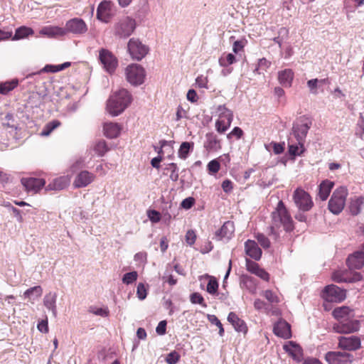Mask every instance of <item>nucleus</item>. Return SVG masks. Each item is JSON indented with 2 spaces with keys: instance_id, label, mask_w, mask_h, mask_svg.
<instances>
[{
  "instance_id": "obj_1",
  "label": "nucleus",
  "mask_w": 364,
  "mask_h": 364,
  "mask_svg": "<svg viewBox=\"0 0 364 364\" xmlns=\"http://www.w3.org/2000/svg\"><path fill=\"white\" fill-rule=\"evenodd\" d=\"M283 228L286 232H291L294 229V224L291 214L282 200H279L271 213V223L269 225V235L279 236V229Z\"/></svg>"
},
{
  "instance_id": "obj_2",
  "label": "nucleus",
  "mask_w": 364,
  "mask_h": 364,
  "mask_svg": "<svg viewBox=\"0 0 364 364\" xmlns=\"http://www.w3.org/2000/svg\"><path fill=\"white\" fill-rule=\"evenodd\" d=\"M132 96L125 89H120L107 101V109L112 116L120 114L131 103Z\"/></svg>"
},
{
  "instance_id": "obj_3",
  "label": "nucleus",
  "mask_w": 364,
  "mask_h": 364,
  "mask_svg": "<svg viewBox=\"0 0 364 364\" xmlns=\"http://www.w3.org/2000/svg\"><path fill=\"white\" fill-rule=\"evenodd\" d=\"M348 195V189L346 187L341 186L336 188L328 201L329 210L336 215L340 213L345 207Z\"/></svg>"
},
{
  "instance_id": "obj_4",
  "label": "nucleus",
  "mask_w": 364,
  "mask_h": 364,
  "mask_svg": "<svg viewBox=\"0 0 364 364\" xmlns=\"http://www.w3.org/2000/svg\"><path fill=\"white\" fill-rule=\"evenodd\" d=\"M292 200L299 210L302 212L309 211L314 205L311 195L301 187L294 190Z\"/></svg>"
},
{
  "instance_id": "obj_5",
  "label": "nucleus",
  "mask_w": 364,
  "mask_h": 364,
  "mask_svg": "<svg viewBox=\"0 0 364 364\" xmlns=\"http://www.w3.org/2000/svg\"><path fill=\"white\" fill-rule=\"evenodd\" d=\"M218 112L219 118L215 122V129L218 133L223 134L230 128L233 119V114L225 105L218 106Z\"/></svg>"
},
{
  "instance_id": "obj_6",
  "label": "nucleus",
  "mask_w": 364,
  "mask_h": 364,
  "mask_svg": "<svg viewBox=\"0 0 364 364\" xmlns=\"http://www.w3.org/2000/svg\"><path fill=\"white\" fill-rule=\"evenodd\" d=\"M127 80L133 85H139L144 82L146 73L138 64H131L125 70Z\"/></svg>"
},
{
  "instance_id": "obj_7",
  "label": "nucleus",
  "mask_w": 364,
  "mask_h": 364,
  "mask_svg": "<svg viewBox=\"0 0 364 364\" xmlns=\"http://www.w3.org/2000/svg\"><path fill=\"white\" fill-rule=\"evenodd\" d=\"M135 28V20L125 16L115 24L114 35L119 38H127L134 32Z\"/></svg>"
},
{
  "instance_id": "obj_8",
  "label": "nucleus",
  "mask_w": 364,
  "mask_h": 364,
  "mask_svg": "<svg viewBox=\"0 0 364 364\" xmlns=\"http://www.w3.org/2000/svg\"><path fill=\"white\" fill-rule=\"evenodd\" d=\"M321 297L329 302H341L346 297V291L336 285L330 284L323 289Z\"/></svg>"
},
{
  "instance_id": "obj_9",
  "label": "nucleus",
  "mask_w": 364,
  "mask_h": 364,
  "mask_svg": "<svg viewBox=\"0 0 364 364\" xmlns=\"http://www.w3.org/2000/svg\"><path fill=\"white\" fill-rule=\"evenodd\" d=\"M312 124L311 119L306 117L302 116L299 119V121L294 124L292 131L296 141H304Z\"/></svg>"
},
{
  "instance_id": "obj_10",
  "label": "nucleus",
  "mask_w": 364,
  "mask_h": 364,
  "mask_svg": "<svg viewBox=\"0 0 364 364\" xmlns=\"http://www.w3.org/2000/svg\"><path fill=\"white\" fill-rule=\"evenodd\" d=\"M99 60L103 65V67L106 71L110 74L115 71L118 65V60L117 58L111 51L105 48H102L100 50Z\"/></svg>"
},
{
  "instance_id": "obj_11",
  "label": "nucleus",
  "mask_w": 364,
  "mask_h": 364,
  "mask_svg": "<svg viewBox=\"0 0 364 364\" xmlns=\"http://www.w3.org/2000/svg\"><path fill=\"white\" fill-rule=\"evenodd\" d=\"M360 328V321L351 318L342 320L333 326V330L338 333H352Z\"/></svg>"
},
{
  "instance_id": "obj_12",
  "label": "nucleus",
  "mask_w": 364,
  "mask_h": 364,
  "mask_svg": "<svg viewBox=\"0 0 364 364\" xmlns=\"http://www.w3.org/2000/svg\"><path fill=\"white\" fill-rule=\"evenodd\" d=\"M128 51L132 58L141 60L148 53V48L143 45L138 39L131 38L128 43Z\"/></svg>"
},
{
  "instance_id": "obj_13",
  "label": "nucleus",
  "mask_w": 364,
  "mask_h": 364,
  "mask_svg": "<svg viewBox=\"0 0 364 364\" xmlns=\"http://www.w3.org/2000/svg\"><path fill=\"white\" fill-rule=\"evenodd\" d=\"M338 340V346L342 350L355 351L361 348V341L358 336H340Z\"/></svg>"
},
{
  "instance_id": "obj_14",
  "label": "nucleus",
  "mask_w": 364,
  "mask_h": 364,
  "mask_svg": "<svg viewBox=\"0 0 364 364\" xmlns=\"http://www.w3.org/2000/svg\"><path fill=\"white\" fill-rule=\"evenodd\" d=\"M325 359L328 364H350L353 356L348 353L329 351L326 353Z\"/></svg>"
},
{
  "instance_id": "obj_15",
  "label": "nucleus",
  "mask_w": 364,
  "mask_h": 364,
  "mask_svg": "<svg viewBox=\"0 0 364 364\" xmlns=\"http://www.w3.org/2000/svg\"><path fill=\"white\" fill-rule=\"evenodd\" d=\"M64 29L66 31V34L71 33L75 35H82L87 31V26L83 19L73 18L66 22Z\"/></svg>"
},
{
  "instance_id": "obj_16",
  "label": "nucleus",
  "mask_w": 364,
  "mask_h": 364,
  "mask_svg": "<svg viewBox=\"0 0 364 364\" xmlns=\"http://www.w3.org/2000/svg\"><path fill=\"white\" fill-rule=\"evenodd\" d=\"M346 264L350 269H360L364 266V242L360 250L348 257Z\"/></svg>"
},
{
  "instance_id": "obj_17",
  "label": "nucleus",
  "mask_w": 364,
  "mask_h": 364,
  "mask_svg": "<svg viewBox=\"0 0 364 364\" xmlns=\"http://www.w3.org/2000/svg\"><path fill=\"white\" fill-rule=\"evenodd\" d=\"M21 182L27 192H31L33 194L38 193L46 184L44 179L32 177L23 178Z\"/></svg>"
},
{
  "instance_id": "obj_18",
  "label": "nucleus",
  "mask_w": 364,
  "mask_h": 364,
  "mask_svg": "<svg viewBox=\"0 0 364 364\" xmlns=\"http://www.w3.org/2000/svg\"><path fill=\"white\" fill-rule=\"evenodd\" d=\"M235 225L232 221L228 220L223 223L222 227L215 232V238L217 240H229L233 236Z\"/></svg>"
},
{
  "instance_id": "obj_19",
  "label": "nucleus",
  "mask_w": 364,
  "mask_h": 364,
  "mask_svg": "<svg viewBox=\"0 0 364 364\" xmlns=\"http://www.w3.org/2000/svg\"><path fill=\"white\" fill-rule=\"evenodd\" d=\"M245 266L247 270L250 273L255 274L264 281H269V274L264 269L260 267V266L255 262L247 258L245 259Z\"/></svg>"
},
{
  "instance_id": "obj_20",
  "label": "nucleus",
  "mask_w": 364,
  "mask_h": 364,
  "mask_svg": "<svg viewBox=\"0 0 364 364\" xmlns=\"http://www.w3.org/2000/svg\"><path fill=\"white\" fill-rule=\"evenodd\" d=\"M112 6L110 1L101 2L97 9V18L102 22L108 23L113 16Z\"/></svg>"
},
{
  "instance_id": "obj_21",
  "label": "nucleus",
  "mask_w": 364,
  "mask_h": 364,
  "mask_svg": "<svg viewBox=\"0 0 364 364\" xmlns=\"http://www.w3.org/2000/svg\"><path fill=\"white\" fill-rule=\"evenodd\" d=\"M245 252L250 258L258 261L261 259L262 251L255 240H247L245 242Z\"/></svg>"
},
{
  "instance_id": "obj_22",
  "label": "nucleus",
  "mask_w": 364,
  "mask_h": 364,
  "mask_svg": "<svg viewBox=\"0 0 364 364\" xmlns=\"http://www.w3.org/2000/svg\"><path fill=\"white\" fill-rule=\"evenodd\" d=\"M95 179V175L87 171H82L79 173L74 182L75 188H82L88 186Z\"/></svg>"
},
{
  "instance_id": "obj_23",
  "label": "nucleus",
  "mask_w": 364,
  "mask_h": 364,
  "mask_svg": "<svg viewBox=\"0 0 364 364\" xmlns=\"http://www.w3.org/2000/svg\"><path fill=\"white\" fill-rule=\"evenodd\" d=\"M228 321L232 325L236 331L242 333L243 334L247 333L248 328L245 322L235 312H230L228 314Z\"/></svg>"
},
{
  "instance_id": "obj_24",
  "label": "nucleus",
  "mask_w": 364,
  "mask_h": 364,
  "mask_svg": "<svg viewBox=\"0 0 364 364\" xmlns=\"http://www.w3.org/2000/svg\"><path fill=\"white\" fill-rule=\"evenodd\" d=\"M283 348L294 360L299 362L302 359L303 350L301 348L293 341H289L284 345Z\"/></svg>"
},
{
  "instance_id": "obj_25",
  "label": "nucleus",
  "mask_w": 364,
  "mask_h": 364,
  "mask_svg": "<svg viewBox=\"0 0 364 364\" xmlns=\"http://www.w3.org/2000/svg\"><path fill=\"white\" fill-rule=\"evenodd\" d=\"M122 129L120 124L114 122H105L103 125L104 134L109 139L117 138L120 134Z\"/></svg>"
},
{
  "instance_id": "obj_26",
  "label": "nucleus",
  "mask_w": 364,
  "mask_h": 364,
  "mask_svg": "<svg viewBox=\"0 0 364 364\" xmlns=\"http://www.w3.org/2000/svg\"><path fill=\"white\" fill-rule=\"evenodd\" d=\"M274 333L283 338H289L291 336L290 325L285 321H279L274 325Z\"/></svg>"
},
{
  "instance_id": "obj_27",
  "label": "nucleus",
  "mask_w": 364,
  "mask_h": 364,
  "mask_svg": "<svg viewBox=\"0 0 364 364\" xmlns=\"http://www.w3.org/2000/svg\"><path fill=\"white\" fill-rule=\"evenodd\" d=\"M70 182L68 176H60L55 178L46 188V191H60L66 188Z\"/></svg>"
},
{
  "instance_id": "obj_28",
  "label": "nucleus",
  "mask_w": 364,
  "mask_h": 364,
  "mask_svg": "<svg viewBox=\"0 0 364 364\" xmlns=\"http://www.w3.org/2000/svg\"><path fill=\"white\" fill-rule=\"evenodd\" d=\"M294 77V73L291 69H284L278 73V80L285 87L291 86Z\"/></svg>"
},
{
  "instance_id": "obj_29",
  "label": "nucleus",
  "mask_w": 364,
  "mask_h": 364,
  "mask_svg": "<svg viewBox=\"0 0 364 364\" xmlns=\"http://www.w3.org/2000/svg\"><path fill=\"white\" fill-rule=\"evenodd\" d=\"M333 186L334 183L329 180H324L320 183L318 196L321 200L324 201L328 198Z\"/></svg>"
},
{
  "instance_id": "obj_30",
  "label": "nucleus",
  "mask_w": 364,
  "mask_h": 364,
  "mask_svg": "<svg viewBox=\"0 0 364 364\" xmlns=\"http://www.w3.org/2000/svg\"><path fill=\"white\" fill-rule=\"evenodd\" d=\"M351 313L352 310L348 306H343L336 308L333 311V316L339 322L353 317Z\"/></svg>"
},
{
  "instance_id": "obj_31",
  "label": "nucleus",
  "mask_w": 364,
  "mask_h": 364,
  "mask_svg": "<svg viewBox=\"0 0 364 364\" xmlns=\"http://www.w3.org/2000/svg\"><path fill=\"white\" fill-rule=\"evenodd\" d=\"M41 33L46 35L49 38L63 36L66 35V31L64 28L58 26H46L42 28Z\"/></svg>"
},
{
  "instance_id": "obj_32",
  "label": "nucleus",
  "mask_w": 364,
  "mask_h": 364,
  "mask_svg": "<svg viewBox=\"0 0 364 364\" xmlns=\"http://www.w3.org/2000/svg\"><path fill=\"white\" fill-rule=\"evenodd\" d=\"M297 144H294L293 141L289 139L288 141L289 154L291 156H301L304 151V141H296Z\"/></svg>"
},
{
  "instance_id": "obj_33",
  "label": "nucleus",
  "mask_w": 364,
  "mask_h": 364,
  "mask_svg": "<svg viewBox=\"0 0 364 364\" xmlns=\"http://www.w3.org/2000/svg\"><path fill=\"white\" fill-rule=\"evenodd\" d=\"M19 85L18 79H12L4 82H0V94L7 95Z\"/></svg>"
},
{
  "instance_id": "obj_34",
  "label": "nucleus",
  "mask_w": 364,
  "mask_h": 364,
  "mask_svg": "<svg viewBox=\"0 0 364 364\" xmlns=\"http://www.w3.org/2000/svg\"><path fill=\"white\" fill-rule=\"evenodd\" d=\"M207 138V149L210 150L217 151L221 149L220 141L218 139L217 136L213 133L206 134Z\"/></svg>"
},
{
  "instance_id": "obj_35",
  "label": "nucleus",
  "mask_w": 364,
  "mask_h": 364,
  "mask_svg": "<svg viewBox=\"0 0 364 364\" xmlns=\"http://www.w3.org/2000/svg\"><path fill=\"white\" fill-rule=\"evenodd\" d=\"M364 203V198L363 197L355 198L351 200L349 205L350 212L352 215H356L360 213L361 206Z\"/></svg>"
},
{
  "instance_id": "obj_36",
  "label": "nucleus",
  "mask_w": 364,
  "mask_h": 364,
  "mask_svg": "<svg viewBox=\"0 0 364 364\" xmlns=\"http://www.w3.org/2000/svg\"><path fill=\"white\" fill-rule=\"evenodd\" d=\"M55 301H56V294L55 293H48L46 294L43 299L44 305L46 308L48 309L53 311L54 314H55L56 311V306H55Z\"/></svg>"
},
{
  "instance_id": "obj_37",
  "label": "nucleus",
  "mask_w": 364,
  "mask_h": 364,
  "mask_svg": "<svg viewBox=\"0 0 364 364\" xmlns=\"http://www.w3.org/2000/svg\"><path fill=\"white\" fill-rule=\"evenodd\" d=\"M43 294V289L41 286H35L30 289H28L24 292V296L28 298L29 301L33 300L35 298L33 296L35 295L36 298H40Z\"/></svg>"
},
{
  "instance_id": "obj_38",
  "label": "nucleus",
  "mask_w": 364,
  "mask_h": 364,
  "mask_svg": "<svg viewBox=\"0 0 364 364\" xmlns=\"http://www.w3.org/2000/svg\"><path fill=\"white\" fill-rule=\"evenodd\" d=\"M61 123L58 120H53L48 123H47L43 127L41 136H48L50 134V133L55 129L56 128L60 126Z\"/></svg>"
},
{
  "instance_id": "obj_39",
  "label": "nucleus",
  "mask_w": 364,
  "mask_h": 364,
  "mask_svg": "<svg viewBox=\"0 0 364 364\" xmlns=\"http://www.w3.org/2000/svg\"><path fill=\"white\" fill-rule=\"evenodd\" d=\"M33 33V31L31 28L21 26L16 29L13 40H18L21 38H23L28 36L29 35H32Z\"/></svg>"
},
{
  "instance_id": "obj_40",
  "label": "nucleus",
  "mask_w": 364,
  "mask_h": 364,
  "mask_svg": "<svg viewBox=\"0 0 364 364\" xmlns=\"http://www.w3.org/2000/svg\"><path fill=\"white\" fill-rule=\"evenodd\" d=\"M70 66V62L64 63L61 65H46L42 70L43 72L46 73H56L60 70H63Z\"/></svg>"
},
{
  "instance_id": "obj_41",
  "label": "nucleus",
  "mask_w": 364,
  "mask_h": 364,
  "mask_svg": "<svg viewBox=\"0 0 364 364\" xmlns=\"http://www.w3.org/2000/svg\"><path fill=\"white\" fill-rule=\"evenodd\" d=\"M95 151L100 156H104L109 150V147L105 140L98 141L94 147Z\"/></svg>"
},
{
  "instance_id": "obj_42",
  "label": "nucleus",
  "mask_w": 364,
  "mask_h": 364,
  "mask_svg": "<svg viewBox=\"0 0 364 364\" xmlns=\"http://www.w3.org/2000/svg\"><path fill=\"white\" fill-rule=\"evenodd\" d=\"M235 62V56L232 53L223 54L219 59V63L222 67H228Z\"/></svg>"
},
{
  "instance_id": "obj_43",
  "label": "nucleus",
  "mask_w": 364,
  "mask_h": 364,
  "mask_svg": "<svg viewBox=\"0 0 364 364\" xmlns=\"http://www.w3.org/2000/svg\"><path fill=\"white\" fill-rule=\"evenodd\" d=\"M262 296L270 303V304H278L279 302V298L277 294L272 290H265L262 292Z\"/></svg>"
},
{
  "instance_id": "obj_44",
  "label": "nucleus",
  "mask_w": 364,
  "mask_h": 364,
  "mask_svg": "<svg viewBox=\"0 0 364 364\" xmlns=\"http://www.w3.org/2000/svg\"><path fill=\"white\" fill-rule=\"evenodd\" d=\"M255 238L259 243V245L264 248L267 249L270 247L271 242L269 238L262 233H257L255 235Z\"/></svg>"
},
{
  "instance_id": "obj_45",
  "label": "nucleus",
  "mask_w": 364,
  "mask_h": 364,
  "mask_svg": "<svg viewBox=\"0 0 364 364\" xmlns=\"http://www.w3.org/2000/svg\"><path fill=\"white\" fill-rule=\"evenodd\" d=\"M218 289V283L217 280L213 277H210V279L207 284L206 290L210 294H215Z\"/></svg>"
},
{
  "instance_id": "obj_46",
  "label": "nucleus",
  "mask_w": 364,
  "mask_h": 364,
  "mask_svg": "<svg viewBox=\"0 0 364 364\" xmlns=\"http://www.w3.org/2000/svg\"><path fill=\"white\" fill-rule=\"evenodd\" d=\"M348 277L346 272L343 271H337L333 273L332 279L338 283L347 282Z\"/></svg>"
},
{
  "instance_id": "obj_47",
  "label": "nucleus",
  "mask_w": 364,
  "mask_h": 364,
  "mask_svg": "<svg viewBox=\"0 0 364 364\" xmlns=\"http://www.w3.org/2000/svg\"><path fill=\"white\" fill-rule=\"evenodd\" d=\"M166 170L169 171L171 172L170 178L173 181H176L178 179V167L176 164H174V163L169 164L167 166V167L166 168Z\"/></svg>"
},
{
  "instance_id": "obj_48",
  "label": "nucleus",
  "mask_w": 364,
  "mask_h": 364,
  "mask_svg": "<svg viewBox=\"0 0 364 364\" xmlns=\"http://www.w3.org/2000/svg\"><path fill=\"white\" fill-rule=\"evenodd\" d=\"M242 281L246 287L252 292H255L256 287L255 284V279L250 276H243Z\"/></svg>"
},
{
  "instance_id": "obj_49",
  "label": "nucleus",
  "mask_w": 364,
  "mask_h": 364,
  "mask_svg": "<svg viewBox=\"0 0 364 364\" xmlns=\"http://www.w3.org/2000/svg\"><path fill=\"white\" fill-rule=\"evenodd\" d=\"M190 148H191L190 143L186 142V141L183 142L181 144L180 149L178 150V156L181 159H185L188 154Z\"/></svg>"
},
{
  "instance_id": "obj_50",
  "label": "nucleus",
  "mask_w": 364,
  "mask_h": 364,
  "mask_svg": "<svg viewBox=\"0 0 364 364\" xmlns=\"http://www.w3.org/2000/svg\"><path fill=\"white\" fill-rule=\"evenodd\" d=\"M137 277L138 274L135 271L126 273L123 276L122 282L126 284H132L137 279Z\"/></svg>"
},
{
  "instance_id": "obj_51",
  "label": "nucleus",
  "mask_w": 364,
  "mask_h": 364,
  "mask_svg": "<svg viewBox=\"0 0 364 364\" xmlns=\"http://www.w3.org/2000/svg\"><path fill=\"white\" fill-rule=\"evenodd\" d=\"M180 355L176 350L169 353L166 357V362L168 364H176L180 360Z\"/></svg>"
},
{
  "instance_id": "obj_52",
  "label": "nucleus",
  "mask_w": 364,
  "mask_h": 364,
  "mask_svg": "<svg viewBox=\"0 0 364 364\" xmlns=\"http://www.w3.org/2000/svg\"><path fill=\"white\" fill-rule=\"evenodd\" d=\"M208 320L209 321L217 326L219 328V335L220 336H223L224 335V328L223 327V324L221 323L220 321L218 318V317L215 315H210L208 316Z\"/></svg>"
},
{
  "instance_id": "obj_53",
  "label": "nucleus",
  "mask_w": 364,
  "mask_h": 364,
  "mask_svg": "<svg viewBox=\"0 0 364 364\" xmlns=\"http://www.w3.org/2000/svg\"><path fill=\"white\" fill-rule=\"evenodd\" d=\"M207 168L210 173H216L220 171V164L217 159H213L208 164Z\"/></svg>"
},
{
  "instance_id": "obj_54",
  "label": "nucleus",
  "mask_w": 364,
  "mask_h": 364,
  "mask_svg": "<svg viewBox=\"0 0 364 364\" xmlns=\"http://www.w3.org/2000/svg\"><path fill=\"white\" fill-rule=\"evenodd\" d=\"M246 43L247 41L245 39L235 41L232 45V51L236 54L240 53V51H244V48L245 46Z\"/></svg>"
},
{
  "instance_id": "obj_55",
  "label": "nucleus",
  "mask_w": 364,
  "mask_h": 364,
  "mask_svg": "<svg viewBox=\"0 0 364 364\" xmlns=\"http://www.w3.org/2000/svg\"><path fill=\"white\" fill-rule=\"evenodd\" d=\"M191 301L193 304H198L203 307H206L207 305L204 302V299L200 294L195 292L191 295Z\"/></svg>"
},
{
  "instance_id": "obj_56",
  "label": "nucleus",
  "mask_w": 364,
  "mask_h": 364,
  "mask_svg": "<svg viewBox=\"0 0 364 364\" xmlns=\"http://www.w3.org/2000/svg\"><path fill=\"white\" fill-rule=\"evenodd\" d=\"M196 232L193 230H188L185 236L186 242L189 245H193L196 240Z\"/></svg>"
},
{
  "instance_id": "obj_57",
  "label": "nucleus",
  "mask_w": 364,
  "mask_h": 364,
  "mask_svg": "<svg viewBox=\"0 0 364 364\" xmlns=\"http://www.w3.org/2000/svg\"><path fill=\"white\" fill-rule=\"evenodd\" d=\"M243 131L238 127H235L228 135L227 138L231 139L232 137H235L236 139H240L243 135Z\"/></svg>"
},
{
  "instance_id": "obj_58",
  "label": "nucleus",
  "mask_w": 364,
  "mask_h": 364,
  "mask_svg": "<svg viewBox=\"0 0 364 364\" xmlns=\"http://www.w3.org/2000/svg\"><path fill=\"white\" fill-rule=\"evenodd\" d=\"M208 78L203 75H199L196 79V85L200 88H208Z\"/></svg>"
},
{
  "instance_id": "obj_59",
  "label": "nucleus",
  "mask_w": 364,
  "mask_h": 364,
  "mask_svg": "<svg viewBox=\"0 0 364 364\" xmlns=\"http://www.w3.org/2000/svg\"><path fill=\"white\" fill-rule=\"evenodd\" d=\"M196 203L195 198L193 197H188L182 200L181 203V208L188 210L191 208Z\"/></svg>"
},
{
  "instance_id": "obj_60",
  "label": "nucleus",
  "mask_w": 364,
  "mask_h": 364,
  "mask_svg": "<svg viewBox=\"0 0 364 364\" xmlns=\"http://www.w3.org/2000/svg\"><path fill=\"white\" fill-rule=\"evenodd\" d=\"M148 217L152 223H158L161 220V214L159 212L151 210L148 212Z\"/></svg>"
},
{
  "instance_id": "obj_61",
  "label": "nucleus",
  "mask_w": 364,
  "mask_h": 364,
  "mask_svg": "<svg viewBox=\"0 0 364 364\" xmlns=\"http://www.w3.org/2000/svg\"><path fill=\"white\" fill-rule=\"evenodd\" d=\"M221 186L223 191L226 193H230L233 189V183L229 179L223 181Z\"/></svg>"
},
{
  "instance_id": "obj_62",
  "label": "nucleus",
  "mask_w": 364,
  "mask_h": 364,
  "mask_svg": "<svg viewBox=\"0 0 364 364\" xmlns=\"http://www.w3.org/2000/svg\"><path fill=\"white\" fill-rule=\"evenodd\" d=\"M137 296L139 299H144L146 296V290L144 285L142 283H139L137 286Z\"/></svg>"
},
{
  "instance_id": "obj_63",
  "label": "nucleus",
  "mask_w": 364,
  "mask_h": 364,
  "mask_svg": "<svg viewBox=\"0 0 364 364\" xmlns=\"http://www.w3.org/2000/svg\"><path fill=\"white\" fill-rule=\"evenodd\" d=\"M318 79H311L307 81V85L310 89L311 92L314 94L317 93V87H318Z\"/></svg>"
},
{
  "instance_id": "obj_64",
  "label": "nucleus",
  "mask_w": 364,
  "mask_h": 364,
  "mask_svg": "<svg viewBox=\"0 0 364 364\" xmlns=\"http://www.w3.org/2000/svg\"><path fill=\"white\" fill-rule=\"evenodd\" d=\"M166 321H161L159 323L156 331L159 335H164L166 332Z\"/></svg>"
}]
</instances>
